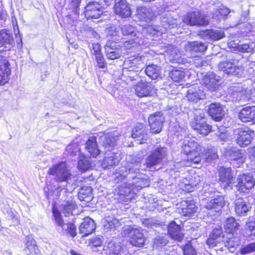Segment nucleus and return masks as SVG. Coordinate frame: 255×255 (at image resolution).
<instances>
[{
	"label": "nucleus",
	"instance_id": "20e7f679",
	"mask_svg": "<svg viewBox=\"0 0 255 255\" xmlns=\"http://www.w3.org/2000/svg\"><path fill=\"white\" fill-rule=\"evenodd\" d=\"M52 213L56 230L60 234H69L72 237H75L77 235V232L74 224L72 223H65L60 212L56 208H53Z\"/></svg>",
	"mask_w": 255,
	"mask_h": 255
},
{
	"label": "nucleus",
	"instance_id": "1a4fd4ad",
	"mask_svg": "<svg viewBox=\"0 0 255 255\" xmlns=\"http://www.w3.org/2000/svg\"><path fill=\"white\" fill-rule=\"evenodd\" d=\"M235 134L236 142L241 147L249 145L254 136V131L247 127L238 128Z\"/></svg>",
	"mask_w": 255,
	"mask_h": 255
},
{
	"label": "nucleus",
	"instance_id": "3c124183",
	"mask_svg": "<svg viewBox=\"0 0 255 255\" xmlns=\"http://www.w3.org/2000/svg\"><path fill=\"white\" fill-rule=\"evenodd\" d=\"M241 90V86H233L228 89L227 96L229 97L230 100L236 101L239 100L241 97H238V95Z\"/></svg>",
	"mask_w": 255,
	"mask_h": 255
},
{
	"label": "nucleus",
	"instance_id": "f704fd0d",
	"mask_svg": "<svg viewBox=\"0 0 255 255\" xmlns=\"http://www.w3.org/2000/svg\"><path fill=\"white\" fill-rule=\"evenodd\" d=\"M137 17L141 21L148 22L154 18V13L150 9L147 7H139L137 8Z\"/></svg>",
	"mask_w": 255,
	"mask_h": 255
},
{
	"label": "nucleus",
	"instance_id": "603ef678",
	"mask_svg": "<svg viewBox=\"0 0 255 255\" xmlns=\"http://www.w3.org/2000/svg\"><path fill=\"white\" fill-rule=\"evenodd\" d=\"M90 161L85 157H81L78 162V168L82 172L87 171L91 167Z\"/></svg>",
	"mask_w": 255,
	"mask_h": 255
},
{
	"label": "nucleus",
	"instance_id": "aec40b11",
	"mask_svg": "<svg viewBox=\"0 0 255 255\" xmlns=\"http://www.w3.org/2000/svg\"><path fill=\"white\" fill-rule=\"evenodd\" d=\"M166 56L173 63H179L184 65L189 63L188 60L182 57L178 49L173 46H171L168 48Z\"/></svg>",
	"mask_w": 255,
	"mask_h": 255
},
{
	"label": "nucleus",
	"instance_id": "8fccbe9b",
	"mask_svg": "<svg viewBox=\"0 0 255 255\" xmlns=\"http://www.w3.org/2000/svg\"><path fill=\"white\" fill-rule=\"evenodd\" d=\"M121 225V223L113 216H108L105 218V227L107 229L116 228Z\"/></svg>",
	"mask_w": 255,
	"mask_h": 255
},
{
	"label": "nucleus",
	"instance_id": "2eb2a0df",
	"mask_svg": "<svg viewBox=\"0 0 255 255\" xmlns=\"http://www.w3.org/2000/svg\"><path fill=\"white\" fill-rule=\"evenodd\" d=\"M221 79L213 72H208L202 79V85L211 91L216 90L220 84Z\"/></svg>",
	"mask_w": 255,
	"mask_h": 255
},
{
	"label": "nucleus",
	"instance_id": "e433bc0d",
	"mask_svg": "<svg viewBox=\"0 0 255 255\" xmlns=\"http://www.w3.org/2000/svg\"><path fill=\"white\" fill-rule=\"evenodd\" d=\"M25 253L29 255H40V252L38 249L35 241L30 236L26 237Z\"/></svg>",
	"mask_w": 255,
	"mask_h": 255
},
{
	"label": "nucleus",
	"instance_id": "f03ea898",
	"mask_svg": "<svg viewBox=\"0 0 255 255\" xmlns=\"http://www.w3.org/2000/svg\"><path fill=\"white\" fill-rule=\"evenodd\" d=\"M160 26L151 25L144 26V25L142 28V33L147 34L151 38L153 39L166 31L177 27V25L180 26L181 24H178V21L176 19L173 18L171 12L169 11L163 12L160 16Z\"/></svg>",
	"mask_w": 255,
	"mask_h": 255
},
{
	"label": "nucleus",
	"instance_id": "bf43d9fd",
	"mask_svg": "<svg viewBox=\"0 0 255 255\" xmlns=\"http://www.w3.org/2000/svg\"><path fill=\"white\" fill-rule=\"evenodd\" d=\"M223 235V232L222 227L220 226L216 227L214 230H213L212 233L210 235V236L212 238H213L214 239H221L223 238V236H222Z\"/></svg>",
	"mask_w": 255,
	"mask_h": 255
},
{
	"label": "nucleus",
	"instance_id": "58836bf2",
	"mask_svg": "<svg viewBox=\"0 0 255 255\" xmlns=\"http://www.w3.org/2000/svg\"><path fill=\"white\" fill-rule=\"evenodd\" d=\"M182 206L181 210L183 216H190L196 211L197 207L193 201H185Z\"/></svg>",
	"mask_w": 255,
	"mask_h": 255
},
{
	"label": "nucleus",
	"instance_id": "6e6552de",
	"mask_svg": "<svg viewBox=\"0 0 255 255\" xmlns=\"http://www.w3.org/2000/svg\"><path fill=\"white\" fill-rule=\"evenodd\" d=\"M218 66L220 70L231 75H240L243 70L242 65L235 59L220 62Z\"/></svg>",
	"mask_w": 255,
	"mask_h": 255
},
{
	"label": "nucleus",
	"instance_id": "7c9ffc66",
	"mask_svg": "<svg viewBox=\"0 0 255 255\" xmlns=\"http://www.w3.org/2000/svg\"><path fill=\"white\" fill-rule=\"evenodd\" d=\"M239 118L244 123L255 122V107L243 108L239 113Z\"/></svg>",
	"mask_w": 255,
	"mask_h": 255
},
{
	"label": "nucleus",
	"instance_id": "0e129e2a",
	"mask_svg": "<svg viewBox=\"0 0 255 255\" xmlns=\"http://www.w3.org/2000/svg\"><path fill=\"white\" fill-rule=\"evenodd\" d=\"M237 48L241 52L249 53L252 51L253 48L249 44H242L238 45Z\"/></svg>",
	"mask_w": 255,
	"mask_h": 255
},
{
	"label": "nucleus",
	"instance_id": "9d476101",
	"mask_svg": "<svg viewBox=\"0 0 255 255\" xmlns=\"http://www.w3.org/2000/svg\"><path fill=\"white\" fill-rule=\"evenodd\" d=\"M166 148L163 147H157L149 155L146 159L145 165L147 168H151L159 164L166 154Z\"/></svg>",
	"mask_w": 255,
	"mask_h": 255
},
{
	"label": "nucleus",
	"instance_id": "09e8293b",
	"mask_svg": "<svg viewBox=\"0 0 255 255\" xmlns=\"http://www.w3.org/2000/svg\"><path fill=\"white\" fill-rule=\"evenodd\" d=\"M230 158L233 162L237 161L239 164L244 163L245 159L244 154L239 149L232 150L230 153Z\"/></svg>",
	"mask_w": 255,
	"mask_h": 255
},
{
	"label": "nucleus",
	"instance_id": "ea45409f",
	"mask_svg": "<svg viewBox=\"0 0 255 255\" xmlns=\"http://www.w3.org/2000/svg\"><path fill=\"white\" fill-rule=\"evenodd\" d=\"M200 182L193 183L192 181H189L187 178L183 179L179 183L180 188L187 192H192L199 185Z\"/></svg>",
	"mask_w": 255,
	"mask_h": 255
},
{
	"label": "nucleus",
	"instance_id": "c9c22d12",
	"mask_svg": "<svg viewBox=\"0 0 255 255\" xmlns=\"http://www.w3.org/2000/svg\"><path fill=\"white\" fill-rule=\"evenodd\" d=\"M235 204V212L240 216H246L251 208L243 198H238L236 200Z\"/></svg>",
	"mask_w": 255,
	"mask_h": 255
},
{
	"label": "nucleus",
	"instance_id": "37998d69",
	"mask_svg": "<svg viewBox=\"0 0 255 255\" xmlns=\"http://www.w3.org/2000/svg\"><path fill=\"white\" fill-rule=\"evenodd\" d=\"M145 72L151 79H156L160 75L161 69L156 65H149L146 67Z\"/></svg>",
	"mask_w": 255,
	"mask_h": 255
},
{
	"label": "nucleus",
	"instance_id": "9b49d317",
	"mask_svg": "<svg viewBox=\"0 0 255 255\" xmlns=\"http://www.w3.org/2000/svg\"><path fill=\"white\" fill-rule=\"evenodd\" d=\"M142 33L137 32L134 34V38L127 40L124 43V45L127 49L130 50L131 52H134L136 49L142 48L143 46H147L148 38H143Z\"/></svg>",
	"mask_w": 255,
	"mask_h": 255
},
{
	"label": "nucleus",
	"instance_id": "79ce46f5",
	"mask_svg": "<svg viewBox=\"0 0 255 255\" xmlns=\"http://www.w3.org/2000/svg\"><path fill=\"white\" fill-rule=\"evenodd\" d=\"M76 204L73 200L64 201L61 206V210L65 216H70L75 209Z\"/></svg>",
	"mask_w": 255,
	"mask_h": 255
},
{
	"label": "nucleus",
	"instance_id": "13d9d810",
	"mask_svg": "<svg viewBox=\"0 0 255 255\" xmlns=\"http://www.w3.org/2000/svg\"><path fill=\"white\" fill-rule=\"evenodd\" d=\"M255 251V242L241 248L240 253L242 255L250 254Z\"/></svg>",
	"mask_w": 255,
	"mask_h": 255
},
{
	"label": "nucleus",
	"instance_id": "f8f14e48",
	"mask_svg": "<svg viewBox=\"0 0 255 255\" xmlns=\"http://www.w3.org/2000/svg\"><path fill=\"white\" fill-rule=\"evenodd\" d=\"M183 23L190 25H205L209 23V19L200 11H194L184 17Z\"/></svg>",
	"mask_w": 255,
	"mask_h": 255
},
{
	"label": "nucleus",
	"instance_id": "f257e3e1",
	"mask_svg": "<svg viewBox=\"0 0 255 255\" xmlns=\"http://www.w3.org/2000/svg\"><path fill=\"white\" fill-rule=\"evenodd\" d=\"M138 171L128 177L129 179H132V182L123 183L119 186L118 200L120 201L126 203L131 201L136 192L142 188L149 186V181L146 178V176L140 174Z\"/></svg>",
	"mask_w": 255,
	"mask_h": 255
},
{
	"label": "nucleus",
	"instance_id": "c85d7f7f",
	"mask_svg": "<svg viewBox=\"0 0 255 255\" xmlns=\"http://www.w3.org/2000/svg\"><path fill=\"white\" fill-rule=\"evenodd\" d=\"M219 180L224 188L230 186L233 178L230 168L220 167L219 170Z\"/></svg>",
	"mask_w": 255,
	"mask_h": 255
},
{
	"label": "nucleus",
	"instance_id": "2f4dec72",
	"mask_svg": "<svg viewBox=\"0 0 255 255\" xmlns=\"http://www.w3.org/2000/svg\"><path fill=\"white\" fill-rule=\"evenodd\" d=\"M13 42L11 36L7 33L5 30L0 31V54L10 49V45Z\"/></svg>",
	"mask_w": 255,
	"mask_h": 255
},
{
	"label": "nucleus",
	"instance_id": "4d7b16f0",
	"mask_svg": "<svg viewBox=\"0 0 255 255\" xmlns=\"http://www.w3.org/2000/svg\"><path fill=\"white\" fill-rule=\"evenodd\" d=\"M255 95V89L250 90L244 88L243 101L246 102L252 99Z\"/></svg>",
	"mask_w": 255,
	"mask_h": 255
},
{
	"label": "nucleus",
	"instance_id": "a878e982",
	"mask_svg": "<svg viewBox=\"0 0 255 255\" xmlns=\"http://www.w3.org/2000/svg\"><path fill=\"white\" fill-rule=\"evenodd\" d=\"M214 197L213 199L209 198L204 206L208 210H213L215 212H218L224 205V198L220 195H217Z\"/></svg>",
	"mask_w": 255,
	"mask_h": 255
},
{
	"label": "nucleus",
	"instance_id": "c756f323",
	"mask_svg": "<svg viewBox=\"0 0 255 255\" xmlns=\"http://www.w3.org/2000/svg\"><path fill=\"white\" fill-rule=\"evenodd\" d=\"M85 149L89 153L90 156L96 158L101 153L99 149L96 138L95 137H90L85 143Z\"/></svg>",
	"mask_w": 255,
	"mask_h": 255
},
{
	"label": "nucleus",
	"instance_id": "7ed1b4c3",
	"mask_svg": "<svg viewBox=\"0 0 255 255\" xmlns=\"http://www.w3.org/2000/svg\"><path fill=\"white\" fill-rule=\"evenodd\" d=\"M204 150L194 139L187 138L183 141L182 152L188 156L187 161L192 165L200 164L202 162V156Z\"/></svg>",
	"mask_w": 255,
	"mask_h": 255
},
{
	"label": "nucleus",
	"instance_id": "72a5a7b5",
	"mask_svg": "<svg viewBox=\"0 0 255 255\" xmlns=\"http://www.w3.org/2000/svg\"><path fill=\"white\" fill-rule=\"evenodd\" d=\"M168 232L170 236L175 240L180 242L183 239V234L181 232L180 227L174 221L169 224Z\"/></svg>",
	"mask_w": 255,
	"mask_h": 255
},
{
	"label": "nucleus",
	"instance_id": "6ab92c4d",
	"mask_svg": "<svg viewBox=\"0 0 255 255\" xmlns=\"http://www.w3.org/2000/svg\"><path fill=\"white\" fill-rule=\"evenodd\" d=\"M164 119L162 114L160 112L154 113L149 117L148 123L152 133H157L161 131Z\"/></svg>",
	"mask_w": 255,
	"mask_h": 255
},
{
	"label": "nucleus",
	"instance_id": "5fc2aeb1",
	"mask_svg": "<svg viewBox=\"0 0 255 255\" xmlns=\"http://www.w3.org/2000/svg\"><path fill=\"white\" fill-rule=\"evenodd\" d=\"M66 151L69 155L72 156L79 154L80 152V148L76 142H73L68 145L66 147Z\"/></svg>",
	"mask_w": 255,
	"mask_h": 255
},
{
	"label": "nucleus",
	"instance_id": "338daca9",
	"mask_svg": "<svg viewBox=\"0 0 255 255\" xmlns=\"http://www.w3.org/2000/svg\"><path fill=\"white\" fill-rule=\"evenodd\" d=\"M90 244L91 246L100 247L102 244V241L99 237H94L91 239Z\"/></svg>",
	"mask_w": 255,
	"mask_h": 255
},
{
	"label": "nucleus",
	"instance_id": "b1692460",
	"mask_svg": "<svg viewBox=\"0 0 255 255\" xmlns=\"http://www.w3.org/2000/svg\"><path fill=\"white\" fill-rule=\"evenodd\" d=\"M96 229V224L93 220L89 217L85 218L81 223L79 230L83 236H87L92 234Z\"/></svg>",
	"mask_w": 255,
	"mask_h": 255
},
{
	"label": "nucleus",
	"instance_id": "864d4df0",
	"mask_svg": "<svg viewBox=\"0 0 255 255\" xmlns=\"http://www.w3.org/2000/svg\"><path fill=\"white\" fill-rule=\"evenodd\" d=\"M218 158V156L215 151H208L206 152L204 154L203 153V155L202 156V161L204 160V161H206L207 162L214 161L217 160Z\"/></svg>",
	"mask_w": 255,
	"mask_h": 255
},
{
	"label": "nucleus",
	"instance_id": "f3484780",
	"mask_svg": "<svg viewBox=\"0 0 255 255\" xmlns=\"http://www.w3.org/2000/svg\"><path fill=\"white\" fill-rule=\"evenodd\" d=\"M206 94L203 89L202 85L194 84L189 87L187 91V98L190 101L197 102L198 101L204 99Z\"/></svg>",
	"mask_w": 255,
	"mask_h": 255
},
{
	"label": "nucleus",
	"instance_id": "6e6d98bb",
	"mask_svg": "<svg viewBox=\"0 0 255 255\" xmlns=\"http://www.w3.org/2000/svg\"><path fill=\"white\" fill-rule=\"evenodd\" d=\"M121 31L123 35H129L134 33L135 28L130 24H125L122 26Z\"/></svg>",
	"mask_w": 255,
	"mask_h": 255
},
{
	"label": "nucleus",
	"instance_id": "69168bd1",
	"mask_svg": "<svg viewBox=\"0 0 255 255\" xmlns=\"http://www.w3.org/2000/svg\"><path fill=\"white\" fill-rule=\"evenodd\" d=\"M95 59L99 68H104L106 66V62L102 54L95 56Z\"/></svg>",
	"mask_w": 255,
	"mask_h": 255
},
{
	"label": "nucleus",
	"instance_id": "393cba45",
	"mask_svg": "<svg viewBox=\"0 0 255 255\" xmlns=\"http://www.w3.org/2000/svg\"><path fill=\"white\" fill-rule=\"evenodd\" d=\"M8 60L0 56V85H4L9 80L10 69Z\"/></svg>",
	"mask_w": 255,
	"mask_h": 255
},
{
	"label": "nucleus",
	"instance_id": "0eeeda50",
	"mask_svg": "<svg viewBox=\"0 0 255 255\" xmlns=\"http://www.w3.org/2000/svg\"><path fill=\"white\" fill-rule=\"evenodd\" d=\"M141 163L133 158L128 161L126 166L120 167L115 173V177L123 179L128 175V177L133 173H137L141 167Z\"/></svg>",
	"mask_w": 255,
	"mask_h": 255
},
{
	"label": "nucleus",
	"instance_id": "ddd939ff",
	"mask_svg": "<svg viewBox=\"0 0 255 255\" xmlns=\"http://www.w3.org/2000/svg\"><path fill=\"white\" fill-rule=\"evenodd\" d=\"M124 235L128 238L129 242L132 246L140 247L144 243L143 234L137 229L128 228L124 231Z\"/></svg>",
	"mask_w": 255,
	"mask_h": 255
},
{
	"label": "nucleus",
	"instance_id": "dca6fc26",
	"mask_svg": "<svg viewBox=\"0 0 255 255\" xmlns=\"http://www.w3.org/2000/svg\"><path fill=\"white\" fill-rule=\"evenodd\" d=\"M156 93L154 86L149 82H140L135 86V93L139 97L151 96Z\"/></svg>",
	"mask_w": 255,
	"mask_h": 255
},
{
	"label": "nucleus",
	"instance_id": "de8ad7c7",
	"mask_svg": "<svg viewBox=\"0 0 255 255\" xmlns=\"http://www.w3.org/2000/svg\"><path fill=\"white\" fill-rule=\"evenodd\" d=\"M169 76L173 81L179 82L184 79L185 75L182 70L173 69L169 73Z\"/></svg>",
	"mask_w": 255,
	"mask_h": 255
},
{
	"label": "nucleus",
	"instance_id": "4c0bfd02",
	"mask_svg": "<svg viewBox=\"0 0 255 255\" xmlns=\"http://www.w3.org/2000/svg\"><path fill=\"white\" fill-rule=\"evenodd\" d=\"M240 225L234 217L227 218L225 222L224 228L225 232L229 234H233L239 229Z\"/></svg>",
	"mask_w": 255,
	"mask_h": 255
},
{
	"label": "nucleus",
	"instance_id": "bb28decb",
	"mask_svg": "<svg viewBox=\"0 0 255 255\" xmlns=\"http://www.w3.org/2000/svg\"><path fill=\"white\" fill-rule=\"evenodd\" d=\"M207 48V45L202 41H188L184 45L185 50L191 54L203 52Z\"/></svg>",
	"mask_w": 255,
	"mask_h": 255
},
{
	"label": "nucleus",
	"instance_id": "39448f33",
	"mask_svg": "<svg viewBox=\"0 0 255 255\" xmlns=\"http://www.w3.org/2000/svg\"><path fill=\"white\" fill-rule=\"evenodd\" d=\"M194 115V119L191 122L192 128L201 134L207 135L211 130V127L207 124L204 113L200 110H196Z\"/></svg>",
	"mask_w": 255,
	"mask_h": 255
},
{
	"label": "nucleus",
	"instance_id": "052dcab7",
	"mask_svg": "<svg viewBox=\"0 0 255 255\" xmlns=\"http://www.w3.org/2000/svg\"><path fill=\"white\" fill-rule=\"evenodd\" d=\"M204 191L206 194V196L208 195L211 196V198L212 197V195H213V197H215L217 195H219V192L216 191L214 187H212L211 185H206L203 187Z\"/></svg>",
	"mask_w": 255,
	"mask_h": 255
},
{
	"label": "nucleus",
	"instance_id": "cd10ccee",
	"mask_svg": "<svg viewBox=\"0 0 255 255\" xmlns=\"http://www.w3.org/2000/svg\"><path fill=\"white\" fill-rule=\"evenodd\" d=\"M208 113L212 119L216 121H221L225 115V111L221 104L218 103H212L210 105Z\"/></svg>",
	"mask_w": 255,
	"mask_h": 255
},
{
	"label": "nucleus",
	"instance_id": "4468645a",
	"mask_svg": "<svg viewBox=\"0 0 255 255\" xmlns=\"http://www.w3.org/2000/svg\"><path fill=\"white\" fill-rule=\"evenodd\" d=\"M103 12V7L99 2L89 1L85 7L84 13L87 19L98 18Z\"/></svg>",
	"mask_w": 255,
	"mask_h": 255
},
{
	"label": "nucleus",
	"instance_id": "473e14b6",
	"mask_svg": "<svg viewBox=\"0 0 255 255\" xmlns=\"http://www.w3.org/2000/svg\"><path fill=\"white\" fill-rule=\"evenodd\" d=\"M103 145L106 148H110L114 147L117 144V140L119 138L118 133L116 131L110 132L106 134L103 137Z\"/></svg>",
	"mask_w": 255,
	"mask_h": 255
},
{
	"label": "nucleus",
	"instance_id": "5701e85b",
	"mask_svg": "<svg viewBox=\"0 0 255 255\" xmlns=\"http://www.w3.org/2000/svg\"><path fill=\"white\" fill-rule=\"evenodd\" d=\"M114 10L117 15L122 18L128 17L131 13L129 5L125 0H120L116 2Z\"/></svg>",
	"mask_w": 255,
	"mask_h": 255
},
{
	"label": "nucleus",
	"instance_id": "774afa93",
	"mask_svg": "<svg viewBox=\"0 0 255 255\" xmlns=\"http://www.w3.org/2000/svg\"><path fill=\"white\" fill-rule=\"evenodd\" d=\"M92 52L95 56L102 54L101 51V46L99 43H93L92 44Z\"/></svg>",
	"mask_w": 255,
	"mask_h": 255
},
{
	"label": "nucleus",
	"instance_id": "e2e57ef3",
	"mask_svg": "<svg viewBox=\"0 0 255 255\" xmlns=\"http://www.w3.org/2000/svg\"><path fill=\"white\" fill-rule=\"evenodd\" d=\"M182 250L184 255H197L196 251L190 244H186Z\"/></svg>",
	"mask_w": 255,
	"mask_h": 255
},
{
	"label": "nucleus",
	"instance_id": "c03bdc74",
	"mask_svg": "<svg viewBox=\"0 0 255 255\" xmlns=\"http://www.w3.org/2000/svg\"><path fill=\"white\" fill-rule=\"evenodd\" d=\"M229 13L230 10L227 7L223 5H220L212 13V17L217 20H221L226 18Z\"/></svg>",
	"mask_w": 255,
	"mask_h": 255
},
{
	"label": "nucleus",
	"instance_id": "a18cd8bd",
	"mask_svg": "<svg viewBox=\"0 0 255 255\" xmlns=\"http://www.w3.org/2000/svg\"><path fill=\"white\" fill-rule=\"evenodd\" d=\"M107 248L114 255H127V253L122 247L118 244H115L113 243H109Z\"/></svg>",
	"mask_w": 255,
	"mask_h": 255
},
{
	"label": "nucleus",
	"instance_id": "412c9836",
	"mask_svg": "<svg viewBox=\"0 0 255 255\" xmlns=\"http://www.w3.org/2000/svg\"><path fill=\"white\" fill-rule=\"evenodd\" d=\"M105 52L107 58L114 60L118 58L121 55V51L115 41L109 40L105 45Z\"/></svg>",
	"mask_w": 255,
	"mask_h": 255
},
{
	"label": "nucleus",
	"instance_id": "49530a36",
	"mask_svg": "<svg viewBox=\"0 0 255 255\" xmlns=\"http://www.w3.org/2000/svg\"><path fill=\"white\" fill-rule=\"evenodd\" d=\"M205 34L214 40H218L225 37V33L221 30L207 29L205 31Z\"/></svg>",
	"mask_w": 255,
	"mask_h": 255
},
{
	"label": "nucleus",
	"instance_id": "a211bd4d",
	"mask_svg": "<svg viewBox=\"0 0 255 255\" xmlns=\"http://www.w3.org/2000/svg\"><path fill=\"white\" fill-rule=\"evenodd\" d=\"M239 190L242 192H246L251 189L255 185V180L254 177L249 174L240 175L237 179Z\"/></svg>",
	"mask_w": 255,
	"mask_h": 255
},
{
	"label": "nucleus",
	"instance_id": "423d86ee",
	"mask_svg": "<svg viewBox=\"0 0 255 255\" xmlns=\"http://www.w3.org/2000/svg\"><path fill=\"white\" fill-rule=\"evenodd\" d=\"M48 173L49 175L55 176V179L59 182H68L72 175L65 162L53 165L49 169Z\"/></svg>",
	"mask_w": 255,
	"mask_h": 255
},
{
	"label": "nucleus",
	"instance_id": "4be33fe9",
	"mask_svg": "<svg viewBox=\"0 0 255 255\" xmlns=\"http://www.w3.org/2000/svg\"><path fill=\"white\" fill-rule=\"evenodd\" d=\"M122 159L121 154L118 152H108L102 162V166L104 169H109L110 167L117 165Z\"/></svg>",
	"mask_w": 255,
	"mask_h": 255
},
{
	"label": "nucleus",
	"instance_id": "680f3d73",
	"mask_svg": "<svg viewBox=\"0 0 255 255\" xmlns=\"http://www.w3.org/2000/svg\"><path fill=\"white\" fill-rule=\"evenodd\" d=\"M247 234L248 235H255V221H249L247 223Z\"/></svg>",
	"mask_w": 255,
	"mask_h": 255
},
{
	"label": "nucleus",
	"instance_id": "a19ab883",
	"mask_svg": "<svg viewBox=\"0 0 255 255\" xmlns=\"http://www.w3.org/2000/svg\"><path fill=\"white\" fill-rule=\"evenodd\" d=\"M132 137L133 138L139 137L140 140L139 143L142 144L143 143V140H146L147 137V134L145 130L142 128V126L140 125L139 126L135 127L132 130Z\"/></svg>",
	"mask_w": 255,
	"mask_h": 255
}]
</instances>
